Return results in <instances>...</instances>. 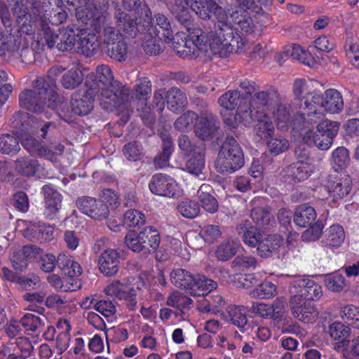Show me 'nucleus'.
Masks as SVG:
<instances>
[{
  "mask_svg": "<svg viewBox=\"0 0 359 359\" xmlns=\"http://www.w3.org/2000/svg\"><path fill=\"white\" fill-rule=\"evenodd\" d=\"M155 28H153L151 23L149 24L142 39L143 49L145 53L149 55H158L163 50L162 45L157 42L156 37L152 36L155 33Z\"/></svg>",
  "mask_w": 359,
  "mask_h": 359,
  "instance_id": "obj_46",
  "label": "nucleus"
},
{
  "mask_svg": "<svg viewBox=\"0 0 359 359\" xmlns=\"http://www.w3.org/2000/svg\"><path fill=\"white\" fill-rule=\"evenodd\" d=\"M257 266V260L250 255H238L231 262L232 270L236 272L253 271Z\"/></svg>",
  "mask_w": 359,
  "mask_h": 359,
  "instance_id": "obj_53",
  "label": "nucleus"
},
{
  "mask_svg": "<svg viewBox=\"0 0 359 359\" xmlns=\"http://www.w3.org/2000/svg\"><path fill=\"white\" fill-rule=\"evenodd\" d=\"M42 250L34 245H26L22 248H12L10 260L15 271L24 272L28 266V259L39 255Z\"/></svg>",
  "mask_w": 359,
  "mask_h": 359,
  "instance_id": "obj_18",
  "label": "nucleus"
},
{
  "mask_svg": "<svg viewBox=\"0 0 359 359\" xmlns=\"http://www.w3.org/2000/svg\"><path fill=\"white\" fill-rule=\"evenodd\" d=\"M327 188L333 201L341 199L346 196L352 188V181L349 176L337 177L336 175H329L327 177Z\"/></svg>",
  "mask_w": 359,
  "mask_h": 359,
  "instance_id": "obj_20",
  "label": "nucleus"
},
{
  "mask_svg": "<svg viewBox=\"0 0 359 359\" xmlns=\"http://www.w3.org/2000/svg\"><path fill=\"white\" fill-rule=\"evenodd\" d=\"M240 100V103H243L241 94L239 90H228L219 97L218 103L225 109L232 111L238 107V101Z\"/></svg>",
  "mask_w": 359,
  "mask_h": 359,
  "instance_id": "obj_56",
  "label": "nucleus"
},
{
  "mask_svg": "<svg viewBox=\"0 0 359 359\" xmlns=\"http://www.w3.org/2000/svg\"><path fill=\"white\" fill-rule=\"evenodd\" d=\"M311 101L324 111L335 114L341 111L344 108V101L341 93L335 89H328L324 94L310 93Z\"/></svg>",
  "mask_w": 359,
  "mask_h": 359,
  "instance_id": "obj_14",
  "label": "nucleus"
},
{
  "mask_svg": "<svg viewBox=\"0 0 359 359\" xmlns=\"http://www.w3.org/2000/svg\"><path fill=\"white\" fill-rule=\"evenodd\" d=\"M245 163L243 150L232 136H227L222 142L215 161L218 172L229 175L241 169Z\"/></svg>",
  "mask_w": 359,
  "mask_h": 359,
  "instance_id": "obj_4",
  "label": "nucleus"
},
{
  "mask_svg": "<svg viewBox=\"0 0 359 359\" xmlns=\"http://www.w3.org/2000/svg\"><path fill=\"white\" fill-rule=\"evenodd\" d=\"M252 121L257 122L255 131L259 137L263 139H267L273 135L275 128L270 118L267 116V114H264V117L252 118Z\"/></svg>",
  "mask_w": 359,
  "mask_h": 359,
  "instance_id": "obj_55",
  "label": "nucleus"
},
{
  "mask_svg": "<svg viewBox=\"0 0 359 359\" xmlns=\"http://www.w3.org/2000/svg\"><path fill=\"white\" fill-rule=\"evenodd\" d=\"M32 89H24L18 97L19 103L22 108L34 113H41L47 107L48 102L54 96L44 81L35 79L32 83Z\"/></svg>",
  "mask_w": 359,
  "mask_h": 359,
  "instance_id": "obj_5",
  "label": "nucleus"
},
{
  "mask_svg": "<svg viewBox=\"0 0 359 359\" xmlns=\"http://www.w3.org/2000/svg\"><path fill=\"white\" fill-rule=\"evenodd\" d=\"M168 108L174 113L183 111L188 104L187 95L178 88L172 87L166 93Z\"/></svg>",
  "mask_w": 359,
  "mask_h": 359,
  "instance_id": "obj_32",
  "label": "nucleus"
},
{
  "mask_svg": "<svg viewBox=\"0 0 359 359\" xmlns=\"http://www.w3.org/2000/svg\"><path fill=\"white\" fill-rule=\"evenodd\" d=\"M269 151L275 156L286 151L290 147L289 141L281 135L269 137L266 142Z\"/></svg>",
  "mask_w": 359,
  "mask_h": 359,
  "instance_id": "obj_61",
  "label": "nucleus"
},
{
  "mask_svg": "<svg viewBox=\"0 0 359 359\" xmlns=\"http://www.w3.org/2000/svg\"><path fill=\"white\" fill-rule=\"evenodd\" d=\"M97 94L92 87L87 88L83 95L74 93L72 97V105L75 115L85 116L93 109L95 97Z\"/></svg>",
  "mask_w": 359,
  "mask_h": 359,
  "instance_id": "obj_21",
  "label": "nucleus"
},
{
  "mask_svg": "<svg viewBox=\"0 0 359 359\" xmlns=\"http://www.w3.org/2000/svg\"><path fill=\"white\" fill-rule=\"evenodd\" d=\"M196 276H194L189 271L179 268L170 273V280L177 287L194 291Z\"/></svg>",
  "mask_w": 359,
  "mask_h": 359,
  "instance_id": "obj_36",
  "label": "nucleus"
},
{
  "mask_svg": "<svg viewBox=\"0 0 359 359\" xmlns=\"http://www.w3.org/2000/svg\"><path fill=\"white\" fill-rule=\"evenodd\" d=\"M120 88V82H114L107 86H103L100 88V104L107 110H111V102L116 99V92Z\"/></svg>",
  "mask_w": 359,
  "mask_h": 359,
  "instance_id": "obj_52",
  "label": "nucleus"
},
{
  "mask_svg": "<svg viewBox=\"0 0 359 359\" xmlns=\"http://www.w3.org/2000/svg\"><path fill=\"white\" fill-rule=\"evenodd\" d=\"M1 271L4 278L6 280L18 285L24 290L34 289L35 285L39 282L37 276L20 275L19 271H13L7 267H3Z\"/></svg>",
  "mask_w": 359,
  "mask_h": 359,
  "instance_id": "obj_29",
  "label": "nucleus"
},
{
  "mask_svg": "<svg viewBox=\"0 0 359 359\" xmlns=\"http://www.w3.org/2000/svg\"><path fill=\"white\" fill-rule=\"evenodd\" d=\"M288 293L312 302L319 299L323 292L321 286L315 281L298 277L290 283Z\"/></svg>",
  "mask_w": 359,
  "mask_h": 359,
  "instance_id": "obj_12",
  "label": "nucleus"
},
{
  "mask_svg": "<svg viewBox=\"0 0 359 359\" xmlns=\"http://www.w3.org/2000/svg\"><path fill=\"white\" fill-rule=\"evenodd\" d=\"M83 81L82 72L78 69H71L63 74L61 83L66 89H74L81 85Z\"/></svg>",
  "mask_w": 359,
  "mask_h": 359,
  "instance_id": "obj_57",
  "label": "nucleus"
},
{
  "mask_svg": "<svg viewBox=\"0 0 359 359\" xmlns=\"http://www.w3.org/2000/svg\"><path fill=\"white\" fill-rule=\"evenodd\" d=\"M328 332L332 339L343 342L348 341V338L351 336V329L341 322H334L329 325Z\"/></svg>",
  "mask_w": 359,
  "mask_h": 359,
  "instance_id": "obj_59",
  "label": "nucleus"
},
{
  "mask_svg": "<svg viewBox=\"0 0 359 359\" xmlns=\"http://www.w3.org/2000/svg\"><path fill=\"white\" fill-rule=\"evenodd\" d=\"M19 29L11 28L0 32V57L13 54L19 50L22 45Z\"/></svg>",
  "mask_w": 359,
  "mask_h": 359,
  "instance_id": "obj_19",
  "label": "nucleus"
},
{
  "mask_svg": "<svg viewBox=\"0 0 359 359\" xmlns=\"http://www.w3.org/2000/svg\"><path fill=\"white\" fill-rule=\"evenodd\" d=\"M227 313L229 321L233 325L238 327L243 332L246 330L248 318L244 306H229L227 309Z\"/></svg>",
  "mask_w": 359,
  "mask_h": 359,
  "instance_id": "obj_48",
  "label": "nucleus"
},
{
  "mask_svg": "<svg viewBox=\"0 0 359 359\" xmlns=\"http://www.w3.org/2000/svg\"><path fill=\"white\" fill-rule=\"evenodd\" d=\"M316 219L314 208L308 204L297 206L294 214V222L300 227L311 226Z\"/></svg>",
  "mask_w": 359,
  "mask_h": 359,
  "instance_id": "obj_39",
  "label": "nucleus"
},
{
  "mask_svg": "<svg viewBox=\"0 0 359 359\" xmlns=\"http://www.w3.org/2000/svg\"><path fill=\"white\" fill-rule=\"evenodd\" d=\"M49 4H41L37 0H16L11 11L16 18V22L21 32L31 35L36 31L44 36L46 27H50L46 20L42 18L43 10L47 11Z\"/></svg>",
  "mask_w": 359,
  "mask_h": 359,
  "instance_id": "obj_2",
  "label": "nucleus"
},
{
  "mask_svg": "<svg viewBox=\"0 0 359 359\" xmlns=\"http://www.w3.org/2000/svg\"><path fill=\"white\" fill-rule=\"evenodd\" d=\"M20 150L18 138L13 134H0V152L15 155Z\"/></svg>",
  "mask_w": 359,
  "mask_h": 359,
  "instance_id": "obj_50",
  "label": "nucleus"
},
{
  "mask_svg": "<svg viewBox=\"0 0 359 359\" xmlns=\"http://www.w3.org/2000/svg\"><path fill=\"white\" fill-rule=\"evenodd\" d=\"M280 242V238L276 234H271L264 238H261L257 245L258 255L262 257H271L273 253L277 252Z\"/></svg>",
  "mask_w": 359,
  "mask_h": 359,
  "instance_id": "obj_40",
  "label": "nucleus"
},
{
  "mask_svg": "<svg viewBox=\"0 0 359 359\" xmlns=\"http://www.w3.org/2000/svg\"><path fill=\"white\" fill-rule=\"evenodd\" d=\"M304 107L302 113L304 122L308 124L319 123L322 122L323 114L317 109L318 106L311 101L310 92H307L306 96L304 97Z\"/></svg>",
  "mask_w": 359,
  "mask_h": 359,
  "instance_id": "obj_43",
  "label": "nucleus"
},
{
  "mask_svg": "<svg viewBox=\"0 0 359 359\" xmlns=\"http://www.w3.org/2000/svg\"><path fill=\"white\" fill-rule=\"evenodd\" d=\"M290 297L289 306L294 318L305 323H311L316 321L319 312L312 302L294 296V294H290Z\"/></svg>",
  "mask_w": 359,
  "mask_h": 359,
  "instance_id": "obj_13",
  "label": "nucleus"
},
{
  "mask_svg": "<svg viewBox=\"0 0 359 359\" xmlns=\"http://www.w3.org/2000/svg\"><path fill=\"white\" fill-rule=\"evenodd\" d=\"M334 350L342 353L344 358L348 359H359V336L351 341L337 342L334 345Z\"/></svg>",
  "mask_w": 359,
  "mask_h": 359,
  "instance_id": "obj_45",
  "label": "nucleus"
},
{
  "mask_svg": "<svg viewBox=\"0 0 359 359\" xmlns=\"http://www.w3.org/2000/svg\"><path fill=\"white\" fill-rule=\"evenodd\" d=\"M189 0H175L171 5L170 11L173 18L180 24L184 26L188 32L192 31L193 17L189 11Z\"/></svg>",
  "mask_w": 359,
  "mask_h": 359,
  "instance_id": "obj_25",
  "label": "nucleus"
},
{
  "mask_svg": "<svg viewBox=\"0 0 359 359\" xmlns=\"http://www.w3.org/2000/svg\"><path fill=\"white\" fill-rule=\"evenodd\" d=\"M156 25L158 26V29L156 27L155 28V36L158 38L159 40L163 39L165 42H170L172 40H175L173 37L172 31L171 29L170 23L165 15L161 13H157L154 15Z\"/></svg>",
  "mask_w": 359,
  "mask_h": 359,
  "instance_id": "obj_44",
  "label": "nucleus"
},
{
  "mask_svg": "<svg viewBox=\"0 0 359 359\" xmlns=\"http://www.w3.org/2000/svg\"><path fill=\"white\" fill-rule=\"evenodd\" d=\"M241 247L237 239L229 238L222 241L215 251L216 257L222 262H226L231 259Z\"/></svg>",
  "mask_w": 359,
  "mask_h": 359,
  "instance_id": "obj_38",
  "label": "nucleus"
},
{
  "mask_svg": "<svg viewBox=\"0 0 359 359\" xmlns=\"http://www.w3.org/2000/svg\"><path fill=\"white\" fill-rule=\"evenodd\" d=\"M339 130V123L325 119L317 124L316 130L306 132L303 140L307 144H313L318 149L327 151L333 144Z\"/></svg>",
  "mask_w": 359,
  "mask_h": 359,
  "instance_id": "obj_8",
  "label": "nucleus"
},
{
  "mask_svg": "<svg viewBox=\"0 0 359 359\" xmlns=\"http://www.w3.org/2000/svg\"><path fill=\"white\" fill-rule=\"evenodd\" d=\"M81 29L76 25L60 29L46 27L44 40L49 48H56L60 51H70L78 41Z\"/></svg>",
  "mask_w": 359,
  "mask_h": 359,
  "instance_id": "obj_7",
  "label": "nucleus"
},
{
  "mask_svg": "<svg viewBox=\"0 0 359 359\" xmlns=\"http://www.w3.org/2000/svg\"><path fill=\"white\" fill-rule=\"evenodd\" d=\"M220 121L212 111H204L198 114L194 133L203 142L213 140L219 133Z\"/></svg>",
  "mask_w": 359,
  "mask_h": 359,
  "instance_id": "obj_10",
  "label": "nucleus"
},
{
  "mask_svg": "<svg viewBox=\"0 0 359 359\" xmlns=\"http://www.w3.org/2000/svg\"><path fill=\"white\" fill-rule=\"evenodd\" d=\"M151 83L147 77H142L137 81L133 87V96L138 104L146 105L151 95Z\"/></svg>",
  "mask_w": 359,
  "mask_h": 359,
  "instance_id": "obj_41",
  "label": "nucleus"
},
{
  "mask_svg": "<svg viewBox=\"0 0 359 359\" xmlns=\"http://www.w3.org/2000/svg\"><path fill=\"white\" fill-rule=\"evenodd\" d=\"M116 81L114 80L111 69L107 65H102L97 67L95 77L88 76L86 78V88L92 87L97 95L100 88L107 86Z\"/></svg>",
  "mask_w": 359,
  "mask_h": 359,
  "instance_id": "obj_23",
  "label": "nucleus"
},
{
  "mask_svg": "<svg viewBox=\"0 0 359 359\" xmlns=\"http://www.w3.org/2000/svg\"><path fill=\"white\" fill-rule=\"evenodd\" d=\"M250 216L257 226L260 227H264L269 225L271 222H274L269 210L262 207L254 208L251 210Z\"/></svg>",
  "mask_w": 359,
  "mask_h": 359,
  "instance_id": "obj_62",
  "label": "nucleus"
},
{
  "mask_svg": "<svg viewBox=\"0 0 359 359\" xmlns=\"http://www.w3.org/2000/svg\"><path fill=\"white\" fill-rule=\"evenodd\" d=\"M15 164L16 170L21 175L27 177L34 175L39 167L36 159L29 157L19 158L15 161Z\"/></svg>",
  "mask_w": 359,
  "mask_h": 359,
  "instance_id": "obj_54",
  "label": "nucleus"
},
{
  "mask_svg": "<svg viewBox=\"0 0 359 359\" xmlns=\"http://www.w3.org/2000/svg\"><path fill=\"white\" fill-rule=\"evenodd\" d=\"M237 15L236 20L234 22L235 25L237 26L236 27L233 28L232 26L229 25L227 23V25L230 27L233 30V35L239 36V39L238 41H240L242 42L243 46L242 47L238 50V51H233L231 53H239L243 51V50L245 47V41L241 36L237 33V31L240 29L241 32H243L245 34H250L254 31V24L252 22V20L250 17H245L243 15L238 16V13L237 12L234 13L232 16Z\"/></svg>",
  "mask_w": 359,
  "mask_h": 359,
  "instance_id": "obj_42",
  "label": "nucleus"
},
{
  "mask_svg": "<svg viewBox=\"0 0 359 359\" xmlns=\"http://www.w3.org/2000/svg\"><path fill=\"white\" fill-rule=\"evenodd\" d=\"M280 93L273 86L260 90L249 98L248 103L241 102L236 110L234 119L243 122L245 126L252 123V118L264 117L268 111L272 109L275 102L280 100Z\"/></svg>",
  "mask_w": 359,
  "mask_h": 359,
  "instance_id": "obj_3",
  "label": "nucleus"
},
{
  "mask_svg": "<svg viewBox=\"0 0 359 359\" xmlns=\"http://www.w3.org/2000/svg\"><path fill=\"white\" fill-rule=\"evenodd\" d=\"M57 267L62 273L66 276L73 278L79 276L82 273V268L73 258L64 252H61L57 257Z\"/></svg>",
  "mask_w": 359,
  "mask_h": 359,
  "instance_id": "obj_33",
  "label": "nucleus"
},
{
  "mask_svg": "<svg viewBox=\"0 0 359 359\" xmlns=\"http://www.w3.org/2000/svg\"><path fill=\"white\" fill-rule=\"evenodd\" d=\"M272 111L273 118L277 123V126L280 128H284L287 126L290 120V107L289 105L283 104L280 99L278 102H275L274 105L272 107Z\"/></svg>",
  "mask_w": 359,
  "mask_h": 359,
  "instance_id": "obj_47",
  "label": "nucleus"
},
{
  "mask_svg": "<svg viewBox=\"0 0 359 359\" xmlns=\"http://www.w3.org/2000/svg\"><path fill=\"white\" fill-rule=\"evenodd\" d=\"M29 114L22 111L15 112L11 118V126L22 135L34 132L30 126Z\"/></svg>",
  "mask_w": 359,
  "mask_h": 359,
  "instance_id": "obj_51",
  "label": "nucleus"
},
{
  "mask_svg": "<svg viewBox=\"0 0 359 359\" xmlns=\"http://www.w3.org/2000/svg\"><path fill=\"white\" fill-rule=\"evenodd\" d=\"M122 6L128 11L135 12L147 27L151 23V11L144 0H122Z\"/></svg>",
  "mask_w": 359,
  "mask_h": 359,
  "instance_id": "obj_35",
  "label": "nucleus"
},
{
  "mask_svg": "<svg viewBox=\"0 0 359 359\" xmlns=\"http://www.w3.org/2000/svg\"><path fill=\"white\" fill-rule=\"evenodd\" d=\"M104 292L107 295L123 299L129 310L137 309L136 290L130 287L127 283H121L120 280H114L105 287Z\"/></svg>",
  "mask_w": 359,
  "mask_h": 359,
  "instance_id": "obj_16",
  "label": "nucleus"
},
{
  "mask_svg": "<svg viewBox=\"0 0 359 359\" xmlns=\"http://www.w3.org/2000/svg\"><path fill=\"white\" fill-rule=\"evenodd\" d=\"M348 151L344 147H339L332 154V163L335 171L345 169L349 164Z\"/></svg>",
  "mask_w": 359,
  "mask_h": 359,
  "instance_id": "obj_60",
  "label": "nucleus"
},
{
  "mask_svg": "<svg viewBox=\"0 0 359 359\" xmlns=\"http://www.w3.org/2000/svg\"><path fill=\"white\" fill-rule=\"evenodd\" d=\"M345 234L342 226L339 225L331 226L325 236L323 242L328 246H339L344 240Z\"/></svg>",
  "mask_w": 359,
  "mask_h": 359,
  "instance_id": "obj_58",
  "label": "nucleus"
},
{
  "mask_svg": "<svg viewBox=\"0 0 359 359\" xmlns=\"http://www.w3.org/2000/svg\"><path fill=\"white\" fill-rule=\"evenodd\" d=\"M177 210L183 217L194 219L199 215L200 207L198 203L184 199L177 205Z\"/></svg>",
  "mask_w": 359,
  "mask_h": 359,
  "instance_id": "obj_64",
  "label": "nucleus"
},
{
  "mask_svg": "<svg viewBox=\"0 0 359 359\" xmlns=\"http://www.w3.org/2000/svg\"><path fill=\"white\" fill-rule=\"evenodd\" d=\"M149 187L153 194L166 197H173L177 191L176 184L162 174L154 175Z\"/></svg>",
  "mask_w": 359,
  "mask_h": 359,
  "instance_id": "obj_26",
  "label": "nucleus"
},
{
  "mask_svg": "<svg viewBox=\"0 0 359 359\" xmlns=\"http://www.w3.org/2000/svg\"><path fill=\"white\" fill-rule=\"evenodd\" d=\"M128 49L124 38L115 27L107 26L103 29L102 50L108 57L116 61H125Z\"/></svg>",
  "mask_w": 359,
  "mask_h": 359,
  "instance_id": "obj_9",
  "label": "nucleus"
},
{
  "mask_svg": "<svg viewBox=\"0 0 359 359\" xmlns=\"http://www.w3.org/2000/svg\"><path fill=\"white\" fill-rule=\"evenodd\" d=\"M119 253L113 249L105 250L99 258L100 271L105 276L116 275L119 269Z\"/></svg>",
  "mask_w": 359,
  "mask_h": 359,
  "instance_id": "obj_22",
  "label": "nucleus"
},
{
  "mask_svg": "<svg viewBox=\"0 0 359 359\" xmlns=\"http://www.w3.org/2000/svg\"><path fill=\"white\" fill-rule=\"evenodd\" d=\"M125 243L133 252L147 255L155 252L158 248L160 235L156 229L146 226L138 233L129 231L125 236Z\"/></svg>",
  "mask_w": 359,
  "mask_h": 359,
  "instance_id": "obj_6",
  "label": "nucleus"
},
{
  "mask_svg": "<svg viewBox=\"0 0 359 359\" xmlns=\"http://www.w3.org/2000/svg\"><path fill=\"white\" fill-rule=\"evenodd\" d=\"M189 32V39L175 41L173 49L182 57L195 59L204 55L211 58L212 55L226 57L229 53L238 51L243 43L239 36L233 35V30L227 25L219 22L215 26V32L210 33L208 42L205 32L200 28H193Z\"/></svg>",
  "mask_w": 359,
  "mask_h": 359,
  "instance_id": "obj_1",
  "label": "nucleus"
},
{
  "mask_svg": "<svg viewBox=\"0 0 359 359\" xmlns=\"http://www.w3.org/2000/svg\"><path fill=\"white\" fill-rule=\"evenodd\" d=\"M77 53L86 57L94 55L100 47L99 37L93 32H86L81 29L78 37Z\"/></svg>",
  "mask_w": 359,
  "mask_h": 359,
  "instance_id": "obj_24",
  "label": "nucleus"
},
{
  "mask_svg": "<svg viewBox=\"0 0 359 359\" xmlns=\"http://www.w3.org/2000/svg\"><path fill=\"white\" fill-rule=\"evenodd\" d=\"M21 143L24 148L32 154L45 158L50 154L51 151L48 147L43 142L34 138L30 133H25L22 136Z\"/></svg>",
  "mask_w": 359,
  "mask_h": 359,
  "instance_id": "obj_37",
  "label": "nucleus"
},
{
  "mask_svg": "<svg viewBox=\"0 0 359 359\" xmlns=\"http://www.w3.org/2000/svg\"><path fill=\"white\" fill-rule=\"evenodd\" d=\"M45 200L44 215L53 219L62 206V196L50 185L43 187Z\"/></svg>",
  "mask_w": 359,
  "mask_h": 359,
  "instance_id": "obj_28",
  "label": "nucleus"
},
{
  "mask_svg": "<svg viewBox=\"0 0 359 359\" xmlns=\"http://www.w3.org/2000/svg\"><path fill=\"white\" fill-rule=\"evenodd\" d=\"M283 172L286 182L297 183L306 180L312 172V169L306 162H294L287 166Z\"/></svg>",
  "mask_w": 359,
  "mask_h": 359,
  "instance_id": "obj_27",
  "label": "nucleus"
},
{
  "mask_svg": "<svg viewBox=\"0 0 359 359\" xmlns=\"http://www.w3.org/2000/svg\"><path fill=\"white\" fill-rule=\"evenodd\" d=\"M42 4L50 5L47 7V11L43 10V19H47L50 23L55 26L65 22L67 13L62 7V1L61 0H51L48 2L44 1Z\"/></svg>",
  "mask_w": 359,
  "mask_h": 359,
  "instance_id": "obj_31",
  "label": "nucleus"
},
{
  "mask_svg": "<svg viewBox=\"0 0 359 359\" xmlns=\"http://www.w3.org/2000/svg\"><path fill=\"white\" fill-rule=\"evenodd\" d=\"M76 206L82 212L94 219H106L109 213L108 206L102 201L88 196L79 198Z\"/></svg>",
  "mask_w": 359,
  "mask_h": 359,
  "instance_id": "obj_17",
  "label": "nucleus"
},
{
  "mask_svg": "<svg viewBox=\"0 0 359 359\" xmlns=\"http://www.w3.org/2000/svg\"><path fill=\"white\" fill-rule=\"evenodd\" d=\"M47 107L55 111L58 116L67 123L74 121V111L72 102L69 103L66 100L60 98L57 93H55L53 99L47 104Z\"/></svg>",
  "mask_w": 359,
  "mask_h": 359,
  "instance_id": "obj_30",
  "label": "nucleus"
},
{
  "mask_svg": "<svg viewBox=\"0 0 359 359\" xmlns=\"http://www.w3.org/2000/svg\"><path fill=\"white\" fill-rule=\"evenodd\" d=\"M191 8L196 13V14L203 20H210L211 18L210 13H212L217 18V22L214 24V31L208 32L207 39H210V33L215 32V26L219 22L227 25L224 21L225 13L223 8L217 4L214 0H203L199 2L195 1L190 6Z\"/></svg>",
  "mask_w": 359,
  "mask_h": 359,
  "instance_id": "obj_15",
  "label": "nucleus"
},
{
  "mask_svg": "<svg viewBox=\"0 0 359 359\" xmlns=\"http://www.w3.org/2000/svg\"><path fill=\"white\" fill-rule=\"evenodd\" d=\"M53 233L50 226L32 225L27 229V236L30 235L32 238L40 243L50 240Z\"/></svg>",
  "mask_w": 359,
  "mask_h": 359,
  "instance_id": "obj_63",
  "label": "nucleus"
},
{
  "mask_svg": "<svg viewBox=\"0 0 359 359\" xmlns=\"http://www.w3.org/2000/svg\"><path fill=\"white\" fill-rule=\"evenodd\" d=\"M212 189L207 184H203L197 191L200 205L208 212L213 214L217 212L219 204L212 194Z\"/></svg>",
  "mask_w": 359,
  "mask_h": 359,
  "instance_id": "obj_34",
  "label": "nucleus"
},
{
  "mask_svg": "<svg viewBox=\"0 0 359 359\" xmlns=\"http://www.w3.org/2000/svg\"><path fill=\"white\" fill-rule=\"evenodd\" d=\"M217 283L209 279L204 276H196L195 285H194V291L190 292L193 296H208L214 289H216Z\"/></svg>",
  "mask_w": 359,
  "mask_h": 359,
  "instance_id": "obj_49",
  "label": "nucleus"
},
{
  "mask_svg": "<svg viewBox=\"0 0 359 359\" xmlns=\"http://www.w3.org/2000/svg\"><path fill=\"white\" fill-rule=\"evenodd\" d=\"M116 29L121 33L123 37L135 38L138 34H145L148 27L147 23L140 25L137 22V19L133 18L130 14L124 12L121 8H116L114 15Z\"/></svg>",
  "mask_w": 359,
  "mask_h": 359,
  "instance_id": "obj_11",
  "label": "nucleus"
}]
</instances>
